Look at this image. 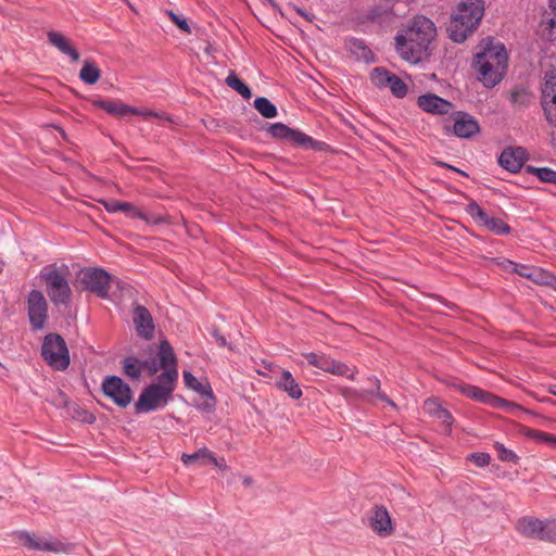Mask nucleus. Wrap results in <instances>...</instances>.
<instances>
[{"label":"nucleus","mask_w":556,"mask_h":556,"mask_svg":"<svg viewBox=\"0 0 556 556\" xmlns=\"http://www.w3.org/2000/svg\"><path fill=\"white\" fill-rule=\"evenodd\" d=\"M435 36L434 23L427 16L416 15L396 34L395 50L404 61L417 64L426 56Z\"/></svg>","instance_id":"1"},{"label":"nucleus","mask_w":556,"mask_h":556,"mask_svg":"<svg viewBox=\"0 0 556 556\" xmlns=\"http://www.w3.org/2000/svg\"><path fill=\"white\" fill-rule=\"evenodd\" d=\"M472 66L478 79L488 88L497 85L507 70L508 55L502 42L485 38L478 47Z\"/></svg>","instance_id":"2"},{"label":"nucleus","mask_w":556,"mask_h":556,"mask_svg":"<svg viewBox=\"0 0 556 556\" xmlns=\"http://www.w3.org/2000/svg\"><path fill=\"white\" fill-rule=\"evenodd\" d=\"M485 7L483 0H460L454 8L447 34L452 41L462 43L478 28Z\"/></svg>","instance_id":"3"},{"label":"nucleus","mask_w":556,"mask_h":556,"mask_svg":"<svg viewBox=\"0 0 556 556\" xmlns=\"http://www.w3.org/2000/svg\"><path fill=\"white\" fill-rule=\"evenodd\" d=\"M178 379V369L162 372L156 381L147 386L140 393L136 404V414H148L163 409L173 399V392Z\"/></svg>","instance_id":"4"},{"label":"nucleus","mask_w":556,"mask_h":556,"mask_svg":"<svg viewBox=\"0 0 556 556\" xmlns=\"http://www.w3.org/2000/svg\"><path fill=\"white\" fill-rule=\"evenodd\" d=\"M40 277L46 281V290L54 305H66L72 295V289L63 270L54 265L45 267Z\"/></svg>","instance_id":"5"},{"label":"nucleus","mask_w":556,"mask_h":556,"mask_svg":"<svg viewBox=\"0 0 556 556\" xmlns=\"http://www.w3.org/2000/svg\"><path fill=\"white\" fill-rule=\"evenodd\" d=\"M41 355L47 364L55 370H64L70 365V352L60 334L50 333L45 337Z\"/></svg>","instance_id":"6"},{"label":"nucleus","mask_w":556,"mask_h":556,"mask_svg":"<svg viewBox=\"0 0 556 556\" xmlns=\"http://www.w3.org/2000/svg\"><path fill=\"white\" fill-rule=\"evenodd\" d=\"M518 532L532 539L556 542V520H541L534 517H522L517 521Z\"/></svg>","instance_id":"7"},{"label":"nucleus","mask_w":556,"mask_h":556,"mask_svg":"<svg viewBox=\"0 0 556 556\" xmlns=\"http://www.w3.org/2000/svg\"><path fill=\"white\" fill-rule=\"evenodd\" d=\"M112 281L113 277L102 268L89 267L79 274V282L84 289L102 299L109 296Z\"/></svg>","instance_id":"8"},{"label":"nucleus","mask_w":556,"mask_h":556,"mask_svg":"<svg viewBox=\"0 0 556 556\" xmlns=\"http://www.w3.org/2000/svg\"><path fill=\"white\" fill-rule=\"evenodd\" d=\"M303 356L311 366L332 375L345 376L351 380L355 379L356 368H350L346 364L332 359L325 354L309 352L304 353Z\"/></svg>","instance_id":"9"},{"label":"nucleus","mask_w":556,"mask_h":556,"mask_svg":"<svg viewBox=\"0 0 556 556\" xmlns=\"http://www.w3.org/2000/svg\"><path fill=\"white\" fill-rule=\"evenodd\" d=\"M103 393L117 406L127 407L132 400L130 387L117 376H108L102 382Z\"/></svg>","instance_id":"10"},{"label":"nucleus","mask_w":556,"mask_h":556,"mask_svg":"<svg viewBox=\"0 0 556 556\" xmlns=\"http://www.w3.org/2000/svg\"><path fill=\"white\" fill-rule=\"evenodd\" d=\"M370 79L377 88H388L396 98H404L407 93L406 84L384 67H375L370 73Z\"/></svg>","instance_id":"11"},{"label":"nucleus","mask_w":556,"mask_h":556,"mask_svg":"<svg viewBox=\"0 0 556 556\" xmlns=\"http://www.w3.org/2000/svg\"><path fill=\"white\" fill-rule=\"evenodd\" d=\"M143 366L150 376L155 375L160 369H163V372L170 371L172 368L177 369V359L169 342L161 341L157 356L144 361Z\"/></svg>","instance_id":"12"},{"label":"nucleus","mask_w":556,"mask_h":556,"mask_svg":"<svg viewBox=\"0 0 556 556\" xmlns=\"http://www.w3.org/2000/svg\"><path fill=\"white\" fill-rule=\"evenodd\" d=\"M28 317L35 330L42 329L47 320L48 304L42 292L31 290L27 296Z\"/></svg>","instance_id":"13"},{"label":"nucleus","mask_w":556,"mask_h":556,"mask_svg":"<svg viewBox=\"0 0 556 556\" xmlns=\"http://www.w3.org/2000/svg\"><path fill=\"white\" fill-rule=\"evenodd\" d=\"M265 368L271 374L270 378L275 379V386L279 390L286 392L293 400H299L302 396L301 387L289 370L274 364H268Z\"/></svg>","instance_id":"14"},{"label":"nucleus","mask_w":556,"mask_h":556,"mask_svg":"<svg viewBox=\"0 0 556 556\" xmlns=\"http://www.w3.org/2000/svg\"><path fill=\"white\" fill-rule=\"evenodd\" d=\"M542 108L548 124L556 127V74L549 73L545 76L542 88Z\"/></svg>","instance_id":"15"},{"label":"nucleus","mask_w":556,"mask_h":556,"mask_svg":"<svg viewBox=\"0 0 556 556\" xmlns=\"http://www.w3.org/2000/svg\"><path fill=\"white\" fill-rule=\"evenodd\" d=\"M18 541L30 549L54 552V553H66L67 546L58 540L38 538L29 532L22 531L17 534Z\"/></svg>","instance_id":"16"},{"label":"nucleus","mask_w":556,"mask_h":556,"mask_svg":"<svg viewBox=\"0 0 556 556\" xmlns=\"http://www.w3.org/2000/svg\"><path fill=\"white\" fill-rule=\"evenodd\" d=\"M417 103L422 111L437 115L448 114L453 109V104L450 101L434 93L421 94L418 97Z\"/></svg>","instance_id":"17"},{"label":"nucleus","mask_w":556,"mask_h":556,"mask_svg":"<svg viewBox=\"0 0 556 556\" xmlns=\"http://www.w3.org/2000/svg\"><path fill=\"white\" fill-rule=\"evenodd\" d=\"M527 160V152L523 148H507L498 157L500 165L510 173H518Z\"/></svg>","instance_id":"18"},{"label":"nucleus","mask_w":556,"mask_h":556,"mask_svg":"<svg viewBox=\"0 0 556 556\" xmlns=\"http://www.w3.org/2000/svg\"><path fill=\"white\" fill-rule=\"evenodd\" d=\"M134 324L139 337L149 340L154 334V323L150 312L142 305L134 308Z\"/></svg>","instance_id":"19"},{"label":"nucleus","mask_w":556,"mask_h":556,"mask_svg":"<svg viewBox=\"0 0 556 556\" xmlns=\"http://www.w3.org/2000/svg\"><path fill=\"white\" fill-rule=\"evenodd\" d=\"M479 132L477 121L467 113L457 112L454 118L453 134L459 138H470Z\"/></svg>","instance_id":"20"},{"label":"nucleus","mask_w":556,"mask_h":556,"mask_svg":"<svg viewBox=\"0 0 556 556\" xmlns=\"http://www.w3.org/2000/svg\"><path fill=\"white\" fill-rule=\"evenodd\" d=\"M369 381L372 382V386H374V389L372 390H362V391H357V390H352V389H344L343 390V395L345 396H349V395H355L357 399L359 400H368L370 402H375L374 399H378L380 401H383L386 402L388 405H390L391 407H395V403L383 392L380 391V381L379 379H377L376 377H371L369 378Z\"/></svg>","instance_id":"21"},{"label":"nucleus","mask_w":556,"mask_h":556,"mask_svg":"<svg viewBox=\"0 0 556 556\" xmlns=\"http://www.w3.org/2000/svg\"><path fill=\"white\" fill-rule=\"evenodd\" d=\"M370 526L380 536H388L392 533V521L386 507L379 506L375 508L370 518Z\"/></svg>","instance_id":"22"},{"label":"nucleus","mask_w":556,"mask_h":556,"mask_svg":"<svg viewBox=\"0 0 556 556\" xmlns=\"http://www.w3.org/2000/svg\"><path fill=\"white\" fill-rule=\"evenodd\" d=\"M424 410L429 416L440 420L446 428V431L451 432L454 418L451 413L442 407L441 403L435 399H428L424 403Z\"/></svg>","instance_id":"23"},{"label":"nucleus","mask_w":556,"mask_h":556,"mask_svg":"<svg viewBox=\"0 0 556 556\" xmlns=\"http://www.w3.org/2000/svg\"><path fill=\"white\" fill-rule=\"evenodd\" d=\"M288 142L292 143L295 147L311 149V150H323L326 146L321 141H317L309 137L308 135L302 132L301 130L291 128L288 139Z\"/></svg>","instance_id":"24"},{"label":"nucleus","mask_w":556,"mask_h":556,"mask_svg":"<svg viewBox=\"0 0 556 556\" xmlns=\"http://www.w3.org/2000/svg\"><path fill=\"white\" fill-rule=\"evenodd\" d=\"M48 40L60 52L68 55L73 62H77L79 60V53L77 52V50L71 46L68 39H66L61 33L53 30L49 31Z\"/></svg>","instance_id":"25"},{"label":"nucleus","mask_w":556,"mask_h":556,"mask_svg":"<svg viewBox=\"0 0 556 556\" xmlns=\"http://www.w3.org/2000/svg\"><path fill=\"white\" fill-rule=\"evenodd\" d=\"M346 47L350 53L357 60L364 61L365 63H372L375 61L372 51L363 40L356 38L349 39Z\"/></svg>","instance_id":"26"},{"label":"nucleus","mask_w":556,"mask_h":556,"mask_svg":"<svg viewBox=\"0 0 556 556\" xmlns=\"http://www.w3.org/2000/svg\"><path fill=\"white\" fill-rule=\"evenodd\" d=\"M96 105L116 116H127L130 112H135L134 106L117 101L100 100L96 102Z\"/></svg>","instance_id":"27"},{"label":"nucleus","mask_w":556,"mask_h":556,"mask_svg":"<svg viewBox=\"0 0 556 556\" xmlns=\"http://www.w3.org/2000/svg\"><path fill=\"white\" fill-rule=\"evenodd\" d=\"M460 391L466 396L476 400L478 402L488 404L490 406L493 405V399L495 397L494 394L486 392L478 387L471 386V384H465L460 388Z\"/></svg>","instance_id":"28"},{"label":"nucleus","mask_w":556,"mask_h":556,"mask_svg":"<svg viewBox=\"0 0 556 556\" xmlns=\"http://www.w3.org/2000/svg\"><path fill=\"white\" fill-rule=\"evenodd\" d=\"M460 391L466 396L476 400L478 402L488 404L490 406L493 405V399L495 397L494 394L486 392L478 387L471 386V384H465L460 388Z\"/></svg>","instance_id":"29"},{"label":"nucleus","mask_w":556,"mask_h":556,"mask_svg":"<svg viewBox=\"0 0 556 556\" xmlns=\"http://www.w3.org/2000/svg\"><path fill=\"white\" fill-rule=\"evenodd\" d=\"M182 377L186 387L197 392L199 396H202L205 393L213 391L207 380L200 381L190 371H184Z\"/></svg>","instance_id":"30"},{"label":"nucleus","mask_w":556,"mask_h":556,"mask_svg":"<svg viewBox=\"0 0 556 556\" xmlns=\"http://www.w3.org/2000/svg\"><path fill=\"white\" fill-rule=\"evenodd\" d=\"M143 369V362H141L135 356H128L123 362L124 374L132 380H138Z\"/></svg>","instance_id":"31"},{"label":"nucleus","mask_w":556,"mask_h":556,"mask_svg":"<svg viewBox=\"0 0 556 556\" xmlns=\"http://www.w3.org/2000/svg\"><path fill=\"white\" fill-rule=\"evenodd\" d=\"M226 85L231 89L236 90L243 99L250 100L252 98V91L250 87L244 84L235 72H229L225 80Z\"/></svg>","instance_id":"32"},{"label":"nucleus","mask_w":556,"mask_h":556,"mask_svg":"<svg viewBox=\"0 0 556 556\" xmlns=\"http://www.w3.org/2000/svg\"><path fill=\"white\" fill-rule=\"evenodd\" d=\"M101 72L93 62L87 61L80 70L79 78L88 84L93 85L100 78Z\"/></svg>","instance_id":"33"},{"label":"nucleus","mask_w":556,"mask_h":556,"mask_svg":"<svg viewBox=\"0 0 556 556\" xmlns=\"http://www.w3.org/2000/svg\"><path fill=\"white\" fill-rule=\"evenodd\" d=\"M254 108L265 118H274L278 114L276 105L264 97H258L254 100Z\"/></svg>","instance_id":"34"},{"label":"nucleus","mask_w":556,"mask_h":556,"mask_svg":"<svg viewBox=\"0 0 556 556\" xmlns=\"http://www.w3.org/2000/svg\"><path fill=\"white\" fill-rule=\"evenodd\" d=\"M490 231L494 232L495 235H508L510 232V227L501 218L492 217L486 215V218L481 224Z\"/></svg>","instance_id":"35"},{"label":"nucleus","mask_w":556,"mask_h":556,"mask_svg":"<svg viewBox=\"0 0 556 556\" xmlns=\"http://www.w3.org/2000/svg\"><path fill=\"white\" fill-rule=\"evenodd\" d=\"M213 459V452L206 447L199 448L192 454H182L181 460L185 465H191L194 462H210Z\"/></svg>","instance_id":"36"},{"label":"nucleus","mask_w":556,"mask_h":556,"mask_svg":"<svg viewBox=\"0 0 556 556\" xmlns=\"http://www.w3.org/2000/svg\"><path fill=\"white\" fill-rule=\"evenodd\" d=\"M528 173L534 174L541 181L556 185V170L549 167L528 166Z\"/></svg>","instance_id":"37"},{"label":"nucleus","mask_w":556,"mask_h":556,"mask_svg":"<svg viewBox=\"0 0 556 556\" xmlns=\"http://www.w3.org/2000/svg\"><path fill=\"white\" fill-rule=\"evenodd\" d=\"M526 437L529 439H532L538 442H545L553 446H556V434L534 430V429H528L525 432Z\"/></svg>","instance_id":"38"},{"label":"nucleus","mask_w":556,"mask_h":556,"mask_svg":"<svg viewBox=\"0 0 556 556\" xmlns=\"http://www.w3.org/2000/svg\"><path fill=\"white\" fill-rule=\"evenodd\" d=\"M215 406H216V399L214 396L213 391L200 396V400L195 403V407L199 410L204 412V413L214 412Z\"/></svg>","instance_id":"39"},{"label":"nucleus","mask_w":556,"mask_h":556,"mask_svg":"<svg viewBox=\"0 0 556 556\" xmlns=\"http://www.w3.org/2000/svg\"><path fill=\"white\" fill-rule=\"evenodd\" d=\"M492 401H493L492 407L500 408L506 413L516 414L518 412H522V407L520 405H518L514 402L504 400L502 397H498L496 395Z\"/></svg>","instance_id":"40"},{"label":"nucleus","mask_w":556,"mask_h":556,"mask_svg":"<svg viewBox=\"0 0 556 556\" xmlns=\"http://www.w3.org/2000/svg\"><path fill=\"white\" fill-rule=\"evenodd\" d=\"M121 212L125 213V215L129 218H139L146 222L150 220L148 215L143 211H141L140 208H138L137 206L129 202H123Z\"/></svg>","instance_id":"41"},{"label":"nucleus","mask_w":556,"mask_h":556,"mask_svg":"<svg viewBox=\"0 0 556 556\" xmlns=\"http://www.w3.org/2000/svg\"><path fill=\"white\" fill-rule=\"evenodd\" d=\"M494 446H495V450L497 452V457L502 462H507V463H513V464H517L518 463L519 457H518V455L514 451H511L509 448H506L504 446V444L498 443V442H496Z\"/></svg>","instance_id":"42"},{"label":"nucleus","mask_w":556,"mask_h":556,"mask_svg":"<svg viewBox=\"0 0 556 556\" xmlns=\"http://www.w3.org/2000/svg\"><path fill=\"white\" fill-rule=\"evenodd\" d=\"M466 213L470 215L476 222L482 224L486 218V212L475 201L467 204L465 208Z\"/></svg>","instance_id":"43"},{"label":"nucleus","mask_w":556,"mask_h":556,"mask_svg":"<svg viewBox=\"0 0 556 556\" xmlns=\"http://www.w3.org/2000/svg\"><path fill=\"white\" fill-rule=\"evenodd\" d=\"M291 128L282 123H274L268 128V134L277 139L287 141Z\"/></svg>","instance_id":"44"},{"label":"nucleus","mask_w":556,"mask_h":556,"mask_svg":"<svg viewBox=\"0 0 556 556\" xmlns=\"http://www.w3.org/2000/svg\"><path fill=\"white\" fill-rule=\"evenodd\" d=\"M167 14H168L169 18L172 20V22L175 23L180 30H182L187 34L191 33L190 26L186 18L180 17L173 11H168Z\"/></svg>","instance_id":"45"},{"label":"nucleus","mask_w":556,"mask_h":556,"mask_svg":"<svg viewBox=\"0 0 556 556\" xmlns=\"http://www.w3.org/2000/svg\"><path fill=\"white\" fill-rule=\"evenodd\" d=\"M468 458L478 467H485L491 462V456L488 453H472Z\"/></svg>","instance_id":"46"},{"label":"nucleus","mask_w":556,"mask_h":556,"mask_svg":"<svg viewBox=\"0 0 556 556\" xmlns=\"http://www.w3.org/2000/svg\"><path fill=\"white\" fill-rule=\"evenodd\" d=\"M509 267L513 271L518 273L522 277L532 278L533 269L523 265L509 262Z\"/></svg>","instance_id":"47"},{"label":"nucleus","mask_w":556,"mask_h":556,"mask_svg":"<svg viewBox=\"0 0 556 556\" xmlns=\"http://www.w3.org/2000/svg\"><path fill=\"white\" fill-rule=\"evenodd\" d=\"M103 204H104L105 210L109 213H116V212H121L123 202L117 201V200H109V201H104Z\"/></svg>","instance_id":"48"},{"label":"nucleus","mask_w":556,"mask_h":556,"mask_svg":"<svg viewBox=\"0 0 556 556\" xmlns=\"http://www.w3.org/2000/svg\"><path fill=\"white\" fill-rule=\"evenodd\" d=\"M547 35L551 41H556V17L554 16L548 21Z\"/></svg>","instance_id":"49"},{"label":"nucleus","mask_w":556,"mask_h":556,"mask_svg":"<svg viewBox=\"0 0 556 556\" xmlns=\"http://www.w3.org/2000/svg\"><path fill=\"white\" fill-rule=\"evenodd\" d=\"M135 112H130L129 114H132V115H141L143 117H150V116H154V117H161V114L154 112V111H150V110H141V109H138V108H134Z\"/></svg>","instance_id":"50"},{"label":"nucleus","mask_w":556,"mask_h":556,"mask_svg":"<svg viewBox=\"0 0 556 556\" xmlns=\"http://www.w3.org/2000/svg\"><path fill=\"white\" fill-rule=\"evenodd\" d=\"M208 463L213 464L215 467L219 468L220 470L227 469V464H226L225 458H217L214 454H213V459H210Z\"/></svg>","instance_id":"51"},{"label":"nucleus","mask_w":556,"mask_h":556,"mask_svg":"<svg viewBox=\"0 0 556 556\" xmlns=\"http://www.w3.org/2000/svg\"><path fill=\"white\" fill-rule=\"evenodd\" d=\"M212 336L215 338L216 342H217L219 345L224 346V345H226V344H227L226 339H225L223 336H220V334L217 332V330H213V331H212Z\"/></svg>","instance_id":"52"},{"label":"nucleus","mask_w":556,"mask_h":556,"mask_svg":"<svg viewBox=\"0 0 556 556\" xmlns=\"http://www.w3.org/2000/svg\"><path fill=\"white\" fill-rule=\"evenodd\" d=\"M551 8L553 10V16L556 17V0L551 2Z\"/></svg>","instance_id":"53"},{"label":"nucleus","mask_w":556,"mask_h":556,"mask_svg":"<svg viewBox=\"0 0 556 556\" xmlns=\"http://www.w3.org/2000/svg\"><path fill=\"white\" fill-rule=\"evenodd\" d=\"M549 392L556 396V384L551 387Z\"/></svg>","instance_id":"54"},{"label":"nucleus","mask_w":556,"mask_h":556,"mask_svg":"<svg viewBox=\"0 0 556 556\" xmlns=\"http://www.w3.org/2000/svg\"><path fill=\"white\" fill-rule=\"evenodd\" d=\"M250 482H251V478H245V479H244V483H245V484H249Z\"/></svg>","instance_id":"55"},{"label":"nucleus","mask_w":556,"mask_h":556,"mask_svg":"<svg viewBox=\"0 0 556 556\" xmlns=\"http://www.w3.org/2000/svg\"><path fill=\"white\" fill-rule=\"evenodd\" d=\"M448 167H450V169H454V170H456V168H455V167H453V166H448ZM457 172H458V169H457ZM459 173H460V170H459ZM462 174H463V175H465V173H464V172H462Z\"/></svg>","instance_id":"56"},{"label":"nucleus","mask_w":556,"mask_h":556,"mask_svg":"<svg viewBox=\"0 0 556 556\" xmlns=\"http://www.w3.org/2000/svg\"><path fill=\"white\" fill-rule=\"evenodd\" d=\"M232 553H237V551L232 547V546H229L228 547Z\"/></svg>","instance_id":"57"},{"label":"nucleus","mask_w":556,"mask_h":556,"mask_svg":"<svg viewBox=\"0 0 556 556\" xmlns=\"http://www.w3.org/2000/svg\"><path fill=\"white\" fill-rule=\"evenodd\" d=\"M3 270L2 264L0 263V273Z\"/></svg>","instance_id":"58"}]
</instances>
